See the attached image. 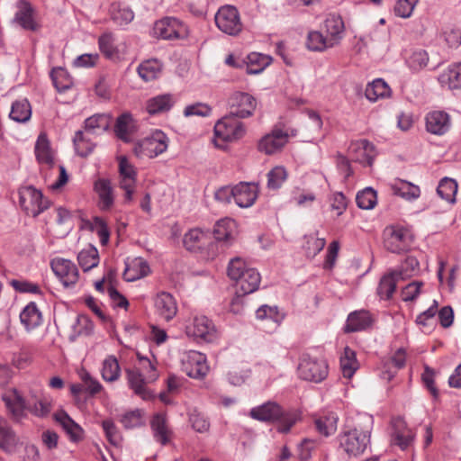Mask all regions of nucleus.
<instances>
[{"label": "nucleus", "instance_id": "de8ad7c7", "mask_svg": "<svg viewBox=\"0 0 461 461\" xmlns=\"http://www.w3.org/2000/svg\"><path fill=\"white\" fill-rule=\"evenodd\" d=\"M334 46V41L332 38L324 36L319 32H311L307 38L308 49L315 51H321L327 48Z\"/></svg>", "mask_w": 461, "mask_h": 461}, {"label": "nucleus", "instance_id": "37998d69", "mask_svg": "<svg viewBox=\"0 0 461 461\" xmlns=\"http://www.w3.org/2000/svg\"><path fill=\"white\" fill-rule=\"evenodd\" d=\"M357 368L358 363L356 358L355 351L348 347H346L342 356L340 357V369L343 376L350 379Z\"/></svg>", "mask_w": 461, "mask_h": 461}, {"label": "nucleus", "instance_id": "0e129e2a", "mask_svg": "<svg viewBox=\"0 0 461 461\" xmlns=\"http://www.w3.org/2000/svg\"><path fill=\"white\" fill-rule=\"evenodd\" d=\"M102 427L105 433L106 438L111 444L117 446L121 443V435L112 420H104L102 422Z\"/></svg>", "mask_w": 461, "mask_h": 461}, {"label": "nucleus", "instance_id": "c756f323", "mask_svg": "<svg viewBox=\"0 0 461 461\" xmlns=\"http://www.w3.org/2000/svg\"><path fill=\"white\" fill-rule=\"evenodd\" d=\"M210 241L208 233L200 229H192L183 238V244L187 250L196 251L205 247Z\"/></svg>", "mask_w": 461, "mask_h": 461}, {"label": "nucleus", "instance_id": "e433bc0d", "mask_svg": "<svg viewBox=\"0 0 461 461\" xmlns=\"http://www.w3.org/2000/svg\"><path fill=\"white\" fill-rule=\"evenodd\" d=\"M21 322L30 330L38 327L42 320L41 312L35 303H30L20 314Z\"/></svg>", "mask_w": 461, "mask_h": 461}, {"label": "nucleus", "instance_id": "8fccbe9b", "mask_svg": "<svg viewBox=\"0 0 461 461\" xmlns=\"http://www.w3.org/2000/svg\"><path fill=\"white\" fill-rule=\"evenodd\" d=\"M114 131L120 140L125 142L130 140L129 135L132 131V117L130 113H122L117 118Z\"/></svg>", "mask_w": 461, "mask_h": 461}, {"label": "nucleus", "instance_id": "b1692460", "mask_svg": "<svg viewBox=\"0 0 461 461\" xmlns=\"http://www.w3.org/2000/svg\"><path fill=\"white\" fill-rule=\"evenodd\" d=\"M155 308L158 314L167 321L172 320L177 312L175 298L167 292L158 294L155 299Z\"/></svg>", "mask_w": 461, "mask_h": 461}, {"label": "nucleus", "instance_id": "a878e982", "mask_svg": "<svg viewBox=\"0 0 461 461\" xmlns=\"http://www.w3.org/2000/svg\"><path fill=\"white\" fill-rule=\"evenodd\" d=\"M414 438L415 433L406 427L402 420L397 419L393 423L392 442L402 450H405L412 445Z\"/></svg>", "mask_w": 461, "mask_h": 461}, {"label": "nucleus", "instance_id": "7ed1b4c3", "mask_svg": "<svg viewBox=\"0 0 461 461\" xmlns=\"http://www.w3.org/2000/svg\"><path fill=\"white\" fill-rule=\"evenodd\" d=\"M141 363L143 367L149 369L145 378L137 368L127 369L126 376L128 384L135 394L139 395L143 400H150L154 398V395L147 389L146 384L155 381L158 377V374L155 366L149 359L145 358L141 361Z\"/></svg>", "mask_w": 461, "mask_h": 461}, {"label": "nucleus", "instance_id": "f8f14e48", "mask_svg": "<svg viewBox=\"0 0 461 461\" xmlns=\"http://www.w3.org/2000/svg\"><path fill=\"white\" fill-rule=\"evenodd\" d=\"M154 34L164 40L183 39L187 35L186 26L178 19L165 17L154 24Z\"/></svg>", "mask_w": 461, "mask_h": 461}, {"label": "nucleus", "instance_id": "f704fd0d", "mask_svg": "<svg viewBox=\"0 0 461 461\" xmlns=\"http://www.w3.org/2000/svg\"><path fill=\"white\" fill-rule=\"evenodd\" d=\"M112 117L106 113H98L88 117L85 121L86 133H97L106 131L111 125Z\"/></svg>", "mask_w": 461, "mask_h": 461}, {"label": "nucleus", "instance_id": "a19ab883", "mask_svg": "<svg viewBox=\"0 0 461 461\" xmlns=\"http://www.w3.org/2000/svg\"><path fill=\"white\" fill-rule=\"evenodd\" d=\"M405 363V352L399 349L394 357L386 361L384 365V370L381 372V378L390 381L396 374L397 370L402 368Z\"/></svg>", "mask_w": 461, "mask_h": 461}, {"label": "nucleus", "instance_id": "09e8293b", "mask_svg": "<svg viewBox=\"0 0 461 461\" xmlns=\"http://www.w3.org/2000/svg\"><path fill=\"white\" fill-rule=\"evenodd\" d=\"M337 422L338 416L333 412H330L315 420L314 423L317 431L327 437L336 431Z\"/></svg>", "mask_w": 461, "mask_h": 461}, {"label": "nucleus", "instance_id": "79ce46f5", "mask_svg": "<svg viewBox=\"0 0 461 461\" xmlns=\"http://www.w3.org/2000/svg\"><path fill=\"white\" fill-rule=\"evenodd\" d=\"M162 65L157 59H149L138 67L139 76L146 82L157 79L161 74Z\"/></svg>", "mask_w": 461, "mask_h": 461}, {"label": "nucleus", "instance_id": "412c9836", "mask_svg": "<svg viewBox=\"0 0 461 461\" xmlns=\"http://www.w3.org/2000/svg\"><path fill=\"white\" fill-rule=\"evenodd\" d=\"M438 81L441 87L461 93V62L450 64L439 74Z\"/></svg>", "mask_w": 461, "mask_h": 461}, {"label": "nucleus", "instance_id": "cd10ccee", "mask_svg": "<svg viewBox=\"0 0 461 461\" xmlns=\"http://www.w3.org/2000/svg\"><path fill=\"white\" fill-rule=\"evenodd\" d=\"M372 323V316L367 311H356L351 312L344 326V332H357L366 330Z\"/></svg>", "mask_w": 461, "mask_h": 461}, {"label": "nucleus", "instance_id": "4c0bfd02", "mask_svg": "<svg viewBox=\"0 0 461 461\" xmlns=\"http://www.w3.org/2000/svg\"><path fill=\"white\" fill-rule=\"evenodd\" d=\"M35 154L37 160L40 163H44L50 167L54 165V158L51 149L50 147L49 140L46 134L41 133L39 135L35 145Z\"/></svg>", "mask_w": 461, "mask_h": 461}, {"label": "nucleus", "instance_id": "c03bdc74", "mask_svg": "<svg viewBox=\"0 0 461 461\" xmlns=\"http://www.w3.org/2000/svg\"><path fill=\"white\" fill-rule=\"evenodd\" d=\"M327 37L332 38L334 45L341 39L344 32V23L340 16L330 15L324 23Z\"/></svg>", "mask_w": 461, "mask_h": 461}, {"label": "nucleus", "instance_id": "ddd939ff", "mask_svg": "<svg viewBox=\"0 0 461 461\" xmlns=\"http://www.w3.org/2000/svg\"><path fill=\"white\" fill-rule=\"evenodd\" d=\"M185 333L194 339L212 342L217 338V330L211 320L206 316H196L186 325Z\"/></svg>", "mask_w": 461, "mask_h": 461}, {"label": "nucleus", "instance_id": "72a5a7b5", "mask_svg": "<svg viewBox=\"0 0 461 461\" xmlns=\"http://www.w3.org/2000/svg\"><path fill=\"white\" fill-rule=\"evenodd\" d=\"M55 420L62 426L71 440L78 441L82 438L83 429L65 411L56 413Z\"/></svg>", "mask_w": 461, "mask_h": 461}, {"label": "nucleus", "instance_id": "473e14b6", "mask_svg": "<svg viewBox=\"0 0 461 461\" xmlns=\"http://www.w3.org/2000/svg\"><path fill=\"white\" fill-rule=\"evenodd\" d=\"M272 62V58L261 53L252 52L248 55L244 68L249 75H257L261 73Z\"/></svg>", "mask_w": 461, "mask_h": 461}, {"label": "nucleus", "instance_id": "6e6552de", "mask_svg": "<svg viewBox=\"0 0 461 461\" xmlns=\"http://www.w3.org/2000/svg\"><path fill=\"white\" fill-rule=\"evenodd\" d=\"M215 23L220 31L230 35H239L243 28L238 9L232 5L221 7L215 14Z\"/></svg>", "mask_w": 461, "mask_h": 461}, {"label": "nucleus", "instance_id": "aec40b11", "mask_svg": "<svg viewBox=\"0 0 461 461\" xmlns=\"http://www.w3.org/2000/svg\"><path fill=\"white\" fill-rule=\"evenodd\" d=\"M351 158L365 167H371L374 157V146L366 140L352 142L348 148Z\"/></svg>", "mask_w": 461, "mask_h": 461}, {"label": "nucleus", "instance_id": "393cba45", "mask_svg": "<svg viewBox=\"0 0 461 461\" xmlns=\"http://www.w3.org/2000/svg\"><path fill=\"white\" fill-rule=\"evenodd\" d=\"M14 21L27 31L36 32L40 29V24L33 17V8L29 2L24 0L18 3V11L15 14Z\"/></svg>", "mask_w": 461, "mask_h": 461}, {"label": "nucleus", "instance_id": "423d86ee", "mask_svg": "<svg viewBox=\"0 0 461 461\" xmlns=\"http://www.w3.org/2000/svg\"><path fill=\"white\" fill-rule=\"evenodd\" d=\"M239 119L234 115L229 114L216 122L214 126L216 146H219L218 140L235 141L245 135L246 127Z\"/></svg>", "mask_w": 461, "mask_h": 461}, {"label": "nucleus", "instance_id": "a211bd4d", "mask_svg": "<svg viewBox=\"0 0 461 461\" xmlns=\"http://www.w3.org/2000/svg\"><path fill=\"white\" fill-rule=\"evenodd\" d=\"M288 138L289 134L286 131L276 128L259 140L258 150L267 155H272L282 149L287 143Z\"/></svg>", "mask_w": 461, "mask_h": 461}, {"label": "nucleus", "instance_id": "dca6fc26", "mask_svg": "<svg viewBox=\"0 0 461 461\" xmlns=\"http://www.w3.org/2000/svg\"><path fill=\"white\" fill-rule=\"evenodd\" d=\"M55 275L59 278L65 286L75 285L79 277V273L76 265L68 259L54 258L50 263Z\"/></svg>", "mask_w": 461, "mask_h": 461}, {"label": "nucleus", "instance_id": "ea45409f", "mask_svg": "<svg viewBox=\"0 0 461 461\" xmlns=\"http://www.w3.org/2000/svg\"><path fill=\"white\" fill-rule=\"evenodd\" d=\"M77 261L84 272L97 267L99 263L97 249L89 245L86 249H82L77 255Z\"/></svg>", "mask_w": 461, "mask_h": 461}, {"label": "nucleus", "instance_id": "338daca9", "mask_svg": "<svg viewBox=\"0 0 461 461\" xmlns=\"http://www.w3.org/2000/svg\"><path fill=\"white\" fill-rule=\"evenodd\" d=\"M212 113V108L203 103H196L194 104L187 105L184 110V114L186 117L189 116H209Z\"/></svg>", "mask_w": 461, "mask_h": 461}, {"label": "nucleus", "instance_id": "6e6d98bb", "mask_svg": "<svg viewBox=\"0 0 461 461\" xmlns=\"http://www.w3.org/2000/svg\"><path fill=\"white\" fill-rule=\"evenodd\" d=\"M111 18L118 24H127L134 18L133 12L128 7H122L119 4L111 6Z\"/></svg>", "mask_w": 461, "mask_h": 461}, {"label": "nucleus", "instance_id": "c9c22d12", "mask_svg": "<svg viewBox=\"0 0 461 461\" xmlns=\"http://www.w3.org/2000/svg\"><path fill=\"white\" fill-rule=\"evenodd\" d=\"M392 191L395 195L408 201L415 200L420 195V190L418 185L404 180H397L393 183L392 185Z\"/></svg>", "mask_w": 461, "mask_h": 461}, {"label": "nucleus", "instance_id": "39448f33", "mask_svg": "<svg viewBox=\"0 0 461 461\" xmlns=\"http://www.w3.org/2000/svg\"><path fill=\"white\" fill-rule=\"evenodd\" d=\"M168 147V138L161 131H156L151 136L136 142L133 152L140 158H153L164 153Z\"/></svg>", "mask_w": 461, "mask_h": 461}, {"label": "nucleus", "instance_id": "864d4df0", "mask_svg": "<svg viewBox=\"0 0 461 461\" xmlns=\"http://www.w3.org/2000/svg\"><path fill=\"white\" fill-rule=\"evenodd\" d=\"M121 373L119 363L115 357L109 356L103 362L102 377L107 382L116 381Z\"/></svg>", "mask_w": 461, "mask_h": 461}, {"label": "nucleus", "instance_id": "052dcab7", "mask_svg": "<svg viewBox=\"0 0 461 461\" xmlns=\"http://www.w3.org/2000/svg\"><path fill=\"white\" fill-rule=\"evenodd\" d=\"M248 267L244 260L240 258H232L228 267V276L231 280H238L240 278L245 271L250 269Z\"/></svg>", "mask_w": 461, "mask_h": 461}, {"label": "nucleus", "instance_id": "4d7b16f0", "mask_svg": "<svg viewBox=\"0 0 461 461\" xmlns=\"http://www.w3.org/2000/svg\"><path fill=\"white\" fill-rule=\"evenodd\" d=\"M287 172L283 167H275L267 173V187L277 190L286 180Z\"/></svg>", "mask_w": 461, "mask_h": 461}, {"label": "nucleus", "instance_id": "774afa93", "mask_svg": "<svg viewBox=\"0 0 461 461\" xmlns=\"http://www.w3.org/2000/svg\"><path fill=\"white\" fill-rule=\"evenodd\" d=\"M442 37L449 48L456 49L461 44V32L458 29L447 28L443 31Z\"/></svg>", "mask_w": 461, "mask_h": 461}, {"label": "nucleus", "instance_id": "e2e57ef3", "mask_svg": "<svg viewBox=\"0 0 461 461\" xmlns=\"http://www.w3.org/2000/svg\"><path fill=\"white\" fill-rule=\"evenodd\" d=\"M326 245L324 238L309 237L304 247L307 257L314 258Z\"/></svg>", "mask_w": 461, "mask_h": 461}, {"label": "nucleus", "instance_id": "4be33fe9", "mask_svg": "<svg viewBox=\"0 0 461 461\" xmlns=\"http://www.w3.org/2000/svg\"><path fill=\"white\" fill-rule=\"evenodd\" d=\"M94 190L99 198V208L109 211L114 203V194L112 182L107 178H98L94 183Z\"/></svg>", "mask_w": 461, "mask_h": 461}, {"label": "nucleus", "instance_id": "a18cd8bd", "mask_svg": "<svg viewBox=\"0 0 461 461\" xmlns=\"http://www.w3.org/2000/svg\"><path fill=\"white\" fill-rule=\"evenodd\" d=\"M31 115V104L26 99L13 103L10 112V118L12 120L18 122H25L30 120Z\"/></svg>", "mask_w": 461, "mask_h": 461}, {"label": "nucleus", "instance_id": "f3484780", "mask_svg": "<svg viewBox=\"0 0 461 461\" xmlns=\"http://www.w3.org/2000/svg\"><path fill=\"white\" fill-rule=\"evenodd\" d=\"M425 127L428 132L442 136L447 133L451 127L450 116L445 111H431L426 114Z\"/></svg>", "mask_w": 461, "mask_h": 461}, {"label": "nucleus", "instance_id": "bb28decb", "mask_svg": "<svg viewBox=\"0 0 461 461\" xmlns=\"http://www.w3.org/2000/svg\"><path fill=\"white\" fill-rule=\"evenodd\" d=\"M403 269L402 267L400 271L392 270L381 278L377 291L381 300H390L393 297L396 290L397 282L402 277Z\"/></svg>", "mask_w": 461, "mask_h": 461}, {"label": "nucleus", "instance_id": "603ef678", "mask_svg": "<svg viewBox=\"0 0 461 461\" xmlns=\"http://www.w3.org/2000/svg\"><path fill=\"white\" fill-rule=\"evenodd\" d=\"M457 192V183L451 178L445 177L442 179L437 188L438 194L447 202L454 203L456 202V194Z\"/></svg>", "mask_w": 461, "mask_h": 461}, {"label": "nucleus", "instance_id": "5fc2aeb1", "mask_svg": "<svg viewBox=\"0 0 461 461\" xmlns=\"http://www.w3.org/2000/svg\"><path fill=\"white\" fill-rule=\"evenodd\" d=\"M50 77L54 86L59 92L66 91L72 85V80L68 73L61 68H53Z\"/></svg>", "mask_w": 461, "mask_h": 461}, {"label": "nucleus", "instance_id": "4468645a", "mask_svg": "<svg viewBox=\"0 0 461 461\" xmlns=\"http://www.w3.org/2000/svg\"><path fill=\"white\" fill-rule=\"evenodd\" d=\"M230 114L238 118H248L253 115L257 108V100L249 93L235 92L229 98Z\"/></svg>", "mask_w": 461, "mask_h": 461}, {"label": "nucleus", "instance_id": "3c124183", "mask_svg": "<svg viewBox=\"0 0 461 461\" xmlns=\"http://www.w3.org/2000/svg\"><path fill=\"white\" fill-rule=\"evenodd\" d=\"M87 134L88 133L86 134L82 131H78L76 132L73 140L77 155L83 158L87 157L95 147V144L88 138Z\"/></svg>", "mask_w": 461, "mask_h": 461}, {"label": "nucleus", "instance_id": "5701e85b", "mask_svg": "<svg viewBox=\"0 0 461 461\" xmlns=\"http://www.w3.org/2000/svg\"><path fill=\"white\" fill-rule=\"evenodd\" d=\"M150 428L157 442L166 446L171 441L173 433L165 413H156L150 420Z\"/></svg>", "mask_w": 461, "mask_h": 461}, {"label": "nucleus", "instance_id": "58836bf2", "mask_svg": "<svg viewBox=\"0 0 461 461\" xmlns=\"http://www.w3.org/2000/svg\"><path fill=\"white\" fill-rule=\"evenodd\" d=\"M429 60V53L422 49L413 50L409 56L405 57V64L412 72H420L424 69Z\"/></svg>", "mask_w": 461, "mask_h": 461}, {"label": "nucleus", "instance_id": "c85d7f7f", "mask_svg": "<svg viewBox=\"0 0 461 461\" xmlns=\"http://www.w3.org/2000/svg\"><path fill=\"white\" fill-rule=\"evenodd\" d=\"M260 275L255 268H250L245 271V274L236 280V290L237 293H240L241 295L249 294L258 290L260 284Z\"/></svg>", "mask_w": 461, "mask_h": 461}, {"label": "nucleus", "instance_id": "2f4dec72", "mask_svg": "<svg viewBox=\"0 0 461 461\" xmlns=\"http://www.w3.org/2000/svg\"><path fill=\"white\" fill-rule=\"evenodd\" d=\"M176 100L170 94L158 95L149 98L146 103L147 112L153 115L169 111Z\"/></svg>", "mask_w": 461, "mask_h": 461}, {"label": "nucleus", "instance_id": "9d476101", "mask_svg": "<svg viewBox=\"0 0 461 461\" xmlns=\"http://www.w3.org/2000/svg\"><path fill=\"white\" fill-rule=\"evenodd\" d=\"M370 431L357 429L346 431L339 437V446L348 456H357L370 443Z\"/></svg>", "mask_w": 461, "mask_h": 461}, {"label": "nucleus", "instance_id": "f257e3e1", "mask_svg": "<svg viewBox=\"0 0 461 461\" xmlns=\"http://www.w3.org/2000/svg\"><path fill=\"white\" fill-rule=\"evenodd\" d=\"M249 415L260 421H278L276 429L280 433H288L299 420L295 411H285L276 402H267L252 408Z\"/></svg>", "mask_w": 461, "mask_h": 461}, {"label": "nucleus", "instance_id": "13d9d810", "mask_svg": "<svg viewBox=\"0 0 461 461\" xmlns=\"http://www.w3.org/2000/svg\"><path fill=\"white\" fill-rule=\"evenodd\" d=\"M356 203L360 209H373L375 207V189L369 186L359 191L356 196Z\"/></svg>", "mask_w": 461, "mask_h": 461}, {"label": "nucleus", "instance_id": "1a4fd4ad", "mask_svg": "<svg viewBox=\"0 0 461 461\" xmlns=\"http://www.w3.org/2000/svg\"><path fill=\"white\" fill-rule=\"evenodd\" d=\"M298 374L303 380L320 383L328 375V365L322 359L303 355L298 366Z\"/></svg>", "mask_w": 461, "mask_h": 461}, {"label": "nucleus", "instance_id": "0eeeda50", "mask_svg": "<svg viewBox=\"0 0 461 461\" xmlns=\"http://www.w3.org/2000/svg\"><path fill=\"white\" fill-rule=\"evenodd\" d=\"M19 203L29 216L36 217L49 207L41 191L33 186H23L19 190Z\"/></svg>", "mask_w": 461, "mask_h": 461}, {"label": "nucleus", "instance_id": "7c9ffc66", "mask_svg": "<svg viewBox=\"0 0 461 461\" xmlns=\"http://www.w3.org/2000/svg\"><path fill=\"white\" fill-rule=\"evenodd\" d=\"M149 273V266L146 260L141 258H136L126 265L123 272V278L128 282L138 280L146 276Z\"/></svg>", "mask_w": 461, "mask_h": 461}, {"label": "nucleus", "instance_id": "680f3d73", "mask_svg": "<svg viewBox=\"0 0 461 461\" xmlns=\"http://www.w3.org/2000/svg\"><path fill=\"white\" fill-rule=\"evenodd\" d=\"M120 421L125 429H133L143 424L142 413L140 410L125 412L122 415Z\"/></svg>", "mask_w": 461, "mask_h": 461}, {"label": "nucleus", "instance_id": "9b49d317", "mask_svg": "<svg viewBox=\"0 0 461 461\" xmlns=\"http://www.w3.org/2000/svg\"><path fill=\"white\" fill-rule=\"evenodd\" d=\"M119 186L124 193V203H130L133 200L134 189L136 186L137 171L126 157L119 158Z\"/></svg>", "mask_w": 461, "mask_h": 461}, {"label": "nucleus", "instance_id": "bf43d9fd", "mask_svg": "<svg viewBox=\"0 0 461 461\" xmlns=\"http://www.w3.org/2000/svg\"><path fill=\"white\" fill-rule=\"evenodd\" d=\"M99 49L108 59H113L117 55V49L114 46V39L112 33L106 32L100 36Z\"/></svg>", "mask_w": 461, "mask_h": 461}, {"label": "nucleus", "instance_id": "49530a36", "mask_svg": "<svg viewBox=\"0 0 461 461\" xmlns=\"http://www.w3.org/2000/svg\"><path fill=\"white\" fill-rule=\"evenodd\" d=\"M235 221L231 219H222L216 222L213 230L217 240L229 241L233 238Z\"/></svg>", "mask_w": 461, "mask_h": 461}, {"label": "nucleus", "instance_id": "20e7f679", "mask_svg": "<svg viewBox=\"0 0 461 461\" xmlns=\"http://www.w3.org/2000/svg\"><path fill=\"white\" fill-rule=\"evenodd\" d=\"M384 247L392 253L408 251L413 244L411 231L402 226H388L383 232Z\"/></svg>", "mask_w": 461, "mask_h": 461}, {"label": "nucleus", "instance_id": "f03ea898", "mask_svg": "<svg viewBox=\"0 0 461 461\" xmlns=\"http://www.w3.org/2000/svg\"><path fill=\"white\" fill-rule=\"evenodd\" d=\"M3 400L6 407L17 417L22 416L25 410L37 417H46L51 410L50 402L47 399H35L32 402L30 399H24L17 390L5 393Z\"/></svg>", "mask_w": 461, "mask_h": 461}, {"label": "nucleus", "instance_id": "2eb2a0df", "mask_svg": "<svg viewBox=\"0 0 461 461\" xmlns=\"http://www.w3.org/2000/svg\"><path fill=\"white\" fill-rule=\"evenodd\" d=\"M182 370L191 378L203 379L209 372L206 357L198 351H189L182 360Z\"/></svg>", "mask_w": 461, "mask_h": 461}, {"label": "nucleus", "instance_id": "6ab92c4d", "mask_svg": "<svg viewBox=\"0 0 461 461\" xmlns=\"http://www.w3.org/2000/svg\"><path fill=\"white\" fill-rule=\"evenodd\" d=\"M233 200L241 208L250 207L258 194V187L254 183L240 182L233 186Z\"/></svg>", "mask_w": 461, "mask_h": 461}, {"label": "nucleus", "instance_id": "69168bd1", "mask_svg": "<svg viewBox=\"0 0 461 461\" xmlns=\"http://www.w3.org/2000/svg\"><path fill=\"white\" fill-rule=\"evenodd\" d=\"M438 312V302L434 301L433 304L419 314L416 319V322L418 325L422 326L424 328L430 327L434 321V317Z\"/></svg>", "mask_w": 461, "mask_h": 461}]
</instances>
